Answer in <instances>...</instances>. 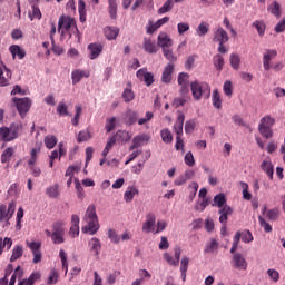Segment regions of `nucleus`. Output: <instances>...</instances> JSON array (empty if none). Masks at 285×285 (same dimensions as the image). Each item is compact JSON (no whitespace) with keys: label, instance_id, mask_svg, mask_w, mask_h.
I'll list each match as a JSON object with an SVG mask.
<instances>
[{"label":"nucleus","instance_id":"obj_22","mask_svg":"<svg viewBox=\"0 0 285 285\" xmlns=\"http://www.w3.org/2000/svg\"><path fill=\"white\" fill-rule=\"evenodd\" d=\"M88 50H89V59L94 60V59H97L99 55H101V52L104 51V46H101V43H90L88 46Z\"/></svg>","mask_w":285,"mask_h":285},{"label":"nucleus","instance_id":"obj_53","mask_svg":"<svg viewBox=\"0 0 285 285\" xmlns=\"http://www.w3.org/2000/svg\"><path fill=\"white\" fill-rule=\"evenodd\" d=\"M116 126H117V118L111 117L106 120L105 130H107V132H112Z\"/></svg>","mask_w":285,"mask_h":285},{"label":"nucleus","instance_id":"obj_56","mask_svg":"<svg viewBox=\"0 0 285 285\" xmlns=\"http://www.w3.org/2000/svg\"><path fill=\"white\" fill-rule=\"evenodd\" d=\"M59 257L61 259L62 271H65V273H68V256L63 249H60Z\"/></svg>","mask_w":285,"mask_h":285},{"label":"nucleus","instance_id":"obj_60","mask_svg":"<svg viewBox=\"0 0 285 285\" xmlns=\"http://www.w3.org/2000/svg\"><path fill=\"white\" fill-rule=\"evenodd\" d=\"M90 131L88 130H82L78 134V137H77V141L78 144H83V141H88V139H90Z\"/></svg>","mask_w":285,"mask_h":285},{"label":"nucleus","instance_id":"obj_47","mask_svg":"<svg viewBox=\"0 0 285 285\" xmlns=\"http://www.w3.org/2000/svg\"><path fill=\"white\" fill-rule=\"evenodd\" d=\"M160 137L164 144H173V132H170V129H163Z\"/></svg>","mask_w":285,"mask_h":285},{"label":"nucleus","instance_id":"obj_30","mask_svg":"<svg viewBox=\"0 0 285 285\" xmlns=\"http://www.w3.org/2000/svg\"><path fill=\"white\" fill-rule=\"evenodd\" d=\"M13 59L16 57H18V59H23L26 57V50L21 49V47H19V45H12L9 48Z\"/></svg>","mask_w":285,"mask_h":285},{"label":"nucleus","instance_id":"obj_23","mask_svg":"<svg viewBox=\"0 0 285 285\" xmlns=\"http://www.w3.org/2000/svg\"><path fill=\"white\" fill-rule=\"evenodd\" d=\"M89 250L94 253V255L97 257L99 253H101V240L99 238L94 237L89 240Z\"/></svg>","mask_w":285,"mask_h":285},{"label":"nucleus","instance_id":"obj_15","mask_svg":"<svg viewBox=\"0 0 285 285\" xmlns=\"http://www.w3.org/2000/svg\"><path fill=\"white\" fill-rule=\"evenodd\" d=\"M184 121H186V116L184 112L178 111V116L174 125V132H176V137H181V135H184Z\"/></svg>","mask_w":285,"mask_h":285},{"label":"nucleus","instance_id":"obj_5","mask_svg":"<svg viewBox=\"0 0 285 285\" xmlns=\"http://www.w3.org/2000/svg\"><path fill=\"white\" fill-rule=\"evenodd\" d=\"M190 90L195 101H199L204 95H210V86L198 80L190 83Z\"/></svg>","mask_w":285,"mask_h":285},{"label":"nucleus","instance_id":"obj_10","mask_svg":"<svg viewBox=\"0 0 285 285\" xmlns=\"http://www.w3.org/2000/svg\"><path fill=\"white\" fill-rule=\"evenodd\" d=\"M136 77L139 79V81H144L145 86L150 87L151 83H155V75L149 72L146 68L139 69L136 72Z\"/></svg>","mask_w":285,"mask_h":285},{"label":"nucleus","instance_id":"obj_31","mask_svg":"<svg viewBox=\"0 0 285 285\" xmlns=\"http://www.w3.org/2000/svg\"><path fill=\"white\" fill-rule=\"evenodd\" d=\"M268 12H271V14H274L276 19H279V17H282V6H279V2L274 1L273 3H271L268 7Z\"/></svg>","mask_w":285,"mask_h":285},{"label":"nucleus","instance_id":"obj_63","mask_svg":"<svg viewBox=\"0 0 285 285\" xmlns=\"http://www.w3.org/2000/svg\"><path fill=\"white\" fill-rule=\"evenodd\" d=\"M240 186L243 188V198L246 199V202H250V199H253V195L248 193V184L242 181Z\"/></svg>","mask_w":285,"mask_h":285},{"label":"nucleus","instance_id":"obj_61","mask_svg":"<svg viewBox=\"0 0 285 285\" xmlns=\"http://www.w3.org/2000/svg\"><path fill=\"white\" fill-rule=\"evenodd\" d=\"M75 186L78 199H83V197H86V194L83 193V187L81 186V183L77 178H75Z\"/></svg>","mask_w":285,"mask_h":285},{"label":"nucleus","instance_id":"obj_59","mask_svg":"<svg viewBox=\"0 0 285 285\" xmlns=\"http://www.w3.org/2000/svg\"><path fill=\"white\" fill-rule=\"evenodd\" d=\"M189 79H190V75H188L186 72H180L178 75V80H177L178 81V86H184V85L190 83Z\"/></svg>","mask_w":285,"mask_h":285},{"label":"nucleus","instance_id":"obj_6","mask_svg":"<svg viewBox=\"0 0 285 285\" xmlns=\"http://www.w3.org/2000/svg\"><path fill=\"white\" fill-rule=\"evenodd\" d=\"M14 210H17V202L11 200L8 205H0V222H6L7 224L12 219L14 215Z\"/></svg>","mask_w":285,"mask_h":285},{"label":"nucleus","instance_id":"obj_4","mask_svg":"<svg viewBox=\"0 0 285 285\" xmlns=\"http://www.w3.org/2000/svg\"><path fill=\"white\" fill-rule=\"evenodd\" d=\"M52 230L46 229L45 235L51 238V242L56 245L63 244L66 242V228L63 223L57 220L51 225Z\"/></svg>","mask_w":285,"mask_h":285},{"label":"nucleus","instance_id":"obj_32","mask_svg":"<svg viewBox=\"0 0 285 285\" xmlns=\"http://www.w3.org/2000/svg\"><path fill=\"white\" fill-rule=\"evenodd\" d=\"M212 102L214 108H216L217 110H222V95L219 94V90H213Z\"/></svg>","mask_w":285,"mask_h":285},{"label":"nucleus","instance_id":"obj_17","mask_svg":"<svg viewBox=\"0 0 285 285\" xmlns=\"http://www.w3.org/2000/svg\"><path fill=\"white\" fill-rule=\"evenodd\" d=\"M156 222H157V217L155 216V214L153 213L147 214L146 222L142 224V232L153 233V228Z\"/></svg>","mask_w":285,"mask_h":285},{"label":"nucleus","instance_id":"obj_12","mask_svg":"<svg viewBox=\"0 0 285 285\" xmlns=\"http://www.w3.org/2000/svg\"><path fill=\"white\" fill-rule=\"evenodd\" d=\"M142 48L148 55H157L159 51V45L150 38H144Z\"/></svg>","mask_w":285,"mask_h":285},{"label":"nucleus","instance_id":"obj_20","mask_svg":"<svg viewBox=\"0 0 285 285\" xmlns=\"http://www.w3.org/2000/svg\"><path fill=\"white\" fill-rule=\"evenodd\" d=\"M10 79H12V71L6 67H0V86L6 87L10 85Z\"/></svg>","mask_w":285,"mask_h":285},{"label":"nucleus","instance_id":"obj_51","mask_svg":"<svg viewBox=\"0 0 285 285\" xmlns=\"http://www.w3.org/2000/svg\"><path fill=\"white\" fill-rule=\"evenodd\" d=\"M57 112L60 117H68L70 116V112H68V105L65 102H59L57 107Z\"/></svg>","mask_w":285,"mask_h":285},{"label":"nucleus","instance_id":"obj_25","mask_svg":"<svg viewBox=\"0 0 285 285\" xmlns=\"http://www.w3.org/2000/svg\"><path fill=\"white\" fill-rule=\"evenodd\" d=\"M218 213L220 214L219 216L220 224H228V215H233V208H230V206L228 205H225L224 207H220Z\"/></svg>","mask_w":285,"mask_h":285},{"label":"nucleus","instance_id":"obj_46","mask_svg":"<svg viewBox=\"0 0 285 285\" xmlns=\"http://www.w3.org/2000/svg\"><path fill=\"white\" fill-rule=\"evenodd\" d=\"M213 206H217L218 208H224L226 206V196L224 194H218L214 197Z\"/></svg>","mask_w":285,"mask_h":285},{"label":"nucleus","instance_id":"obj_41","mask_svg":"<svg viewBox=\"0 0 285 285\" xmlns=\"http://www.w3.org/2000/svg\"><path fill=\"white\" fill-rule=\"evenodd\" d=\"M253 28H256L259 37H264L265 32H266V23H264V21L262 20H256L253 22Z\"/></svg>","mask_w":285,"mask_h":285},{"label":"nucleus","instance_id":"obj_45","mask_svg":"<svg viewBox=\"0 0 285 285\" xmlns=\"http://www.w3.org/2000/svg\"><path fill=\"white\" fill-rule=\"evenodd\" d=\"M219 249V243L217 242V239L212 238L210 243L208 245H206L204 253H215V250Z\"/></svg>","mask_w":285,"mask_h":285},{"label":"nucleus","instance_id":"obj_64","mask_svg":"<svg viewBox=\"0 0 285 285\" xmlns=\"http://www.w3.org/2000/svg\"><path fill=\"white\" fill-rule=\"evenodd\" d=\"M223 90L226 95V97H233V82L230 81H225L223 86Z\"/></svg>","mask_w":285,"mask_h":285},{"label":"nucleus","instance_id":"obj_29","mask_svg":"<svg viewBox=\"0 0 285 285\" xmlns=\"http://www.w3.org/2000/svg\"><path fill=\"white\" fill-rule=\"evenodd\" d=\"M41 279V273L33 272L29 278H24L18 283V285H35V282Z\"/></svg>","mask_w":285,"mask_h":285},{"label":"nucleus","instance_id":"obj_49","mask_svg":"<svg viewBox=\"0 0 285 285\" xmlns=\"http://www.w3.org/2000/svg\"><path fill=\"white\" fill-rule=\"evenodd\" d=\"M78 11L80 16V22L86 23V2L83 0H79Z\"/></svg>","mask_w":285,"mask_h":285},{"label":"nucleus","instance_id":"obj_50","mask_svg":"<svg viewBox=\"0 0 285 285\" xmlns=\"http://www.w3.org/2000/svg\"><path fill=\"white\" fill-rule=\"evenodd\" d=\"M117 137L122 144H128V141H130V139H132V135H130V132L125 131V130L118 131Z\"/></svg>","mask_w":285,"mask_h":285},{"label":"nucleus","instance_id":"obj_13","mask_svg":"<svg viewBox=\"0 0 285 285\" xmlns=\"http://www.w3.org/2000/svg\"><path fill=\"white\" fill-rule=\"evenodd\" d=\"M277 57V50L267 49L263 55V68L264 70H271V61Z\"/></svg>","mask_w":285,"mask_h":285},{"label":"nucleus","instance_id":"obj_27","mask_svg":"<svg viewBox=\"0 0 285 285\" xmlns=\"http://www.w3.org/2000/svg\"><path fill=\"white\" fill-rule=\"evenodd\" d=\"M197 37H206L210 32V24L206 21H202L195 30Z\"/></svg>","mask_w":285,"mask_h":285},{"label":"nucleus","instance_id":"obj_55","mask_svg":"<svg viewBox=\"0 0 285 285\" xmlns=\"http://www.w3.org/2000/svg\"><path fill=\"white\" fill-rule=\"evenodd\" d=\"M39 153H40V149H37V148L31 149L30 158L28 160L29 168L35 166V164H37V155H39Z\"/></svg>","mask_w":285,"mask_h":285},{"label":"nucleus","instance_id":"obj_18","mask_svg":"<svg viewBox=\"0 0 285 285\" xmlns=\"http://www.w3.org/2000/svg\"><path fill=\"white\" fill-rule=\"evenodd\" d=\"M149 141L150 136L148 134L135 136L132 139V146H130L129 150H135V148H139L141 144H148Z\"/></svg>","mask_w":285,"mask_h":285},{"label":"nucleus","instance_id":"obj_58","mask_svg":"<svg viewBox=\"0 0 285 285\" xmlns=\"http://www.w3.org/2000/svg\"><path fill=\"white\" fill-rule=\"evenodd\" d=\"M29 19L35 21V19H41V10L37 6H32V12H29Z\"/></svg>","mask_w":285,"mask_h":285},{"label":"nucleus","instance_id":"obj_11","mask_svg":"<svg viewBox=\"0 0 285 285\" xmlns=\"http://www.w3.org/2000/svg\"><path fill=\"white\" fill-rule=\"evenodd\" d=\"M168 21H170L169 17H164L159 19L157 22H153V20H149L146 26L147 35H155V32H157V30H159L161 26H165V23H168Z\"/></svg>","mask_w":285,"mask_h":285},{"label":"nucleus","instance_id":"obj_36","mask_svg":"<svg viewBox=\"0 0 285 285\" xmlns=\"http://www.w3.org/2000/svg\"><path fill=\"white\" fill-rule=\"evenodd\" d=\"M21 257H23V247L21 245H17L12 249L10 262H17V259H21Z\"/></svg>","mask_w":285,"mask_h":285},{"label":"nucleus","instance_id":"obj_40","mask_svg":"<svg viewBox=\"0 0 285 285\" xmlns=\"http://www.w3.org/2000/svg\"><path fill=\"white\" fill-rule=\"evenodd\" d=\"M12 155H14V148H7L1 155V164H8L12 159Z\"/></svg>","mask_w":285,"mask_h":285},{"label":"nucleus","instance_id":"obj_2","mask_svg":"<svg viewBox=\"0 0 285 285\" xmlns=\"http://www.w3.org/2000/svg\"><path fill=\"white\" fill-rule=\"evenodd\" d=\"M82 222L86 225L82 227V233H88L89 235H97L99 230V217H97V208L95 205H89Z\"/></svg>","mask_w":285,"mask_h":285},{"label":"nucleus","instance_id":"obj_14","mask_svg":"<svg viewBox=\"0 0 285 285\" xmlns=\"http://www.w3.org/2000/svg\"><path fill=\"white\" fill-rule=\"evenodd\" d=\"M157 43L161 48V50H165L167 48H171L173 39H170V36H168V33H166V31H161L158 35Z\"/></svg>","mask_w":285,"mask_h":285},{"label":"nucleus","instance_id":"obj_26","mask_svg":"<svg viewBox=\"0 0 285 285\" xmlns=\"http://www.w3.org/2000/svg\"><path fill=\"white\" fill-rule=\"evenodd\" d=\"M46 195L49 199H58L59 195H61V191H59V184L47 187Z\"/></svg>","mask_w":285,"mask_h":285},{"label":"nucleus","instance_id":"obj_57","mask_svg":"<svg viewBox=\"0 0 285 285\" xmlns=\"http://www.w3.org/2000/svg\"><path fill=\"white\" fill-rule=\"evenodd\" d=\"M122 99L126 101V104L132 101V99H135V92H132V89L126 88L122 92Z\"/></svg>","mask_w":285,"mask_h":285},{"label":"nucleus","instance_id":"obj_42","mask_svg":"<svg viewBox=\"0 0 285 285\" xmlns=\"http://www.w3.org/2000/svg\"><path fill=\"white\" fill-rule=\"evenodd\" d=\"M258 132L262 135V137H265V139L273 138V129H271V127H264V125H258Z\"/></svg>","mask_w":285,"mask_h":285},{"label":"nucleus","instance_id":"obj_28","mask_svg":"<svg viewBox=\"0 0 285 285\" xmlns=\"http://www.w3.org/2000/svg\"><path fill=\"white\" fill-rule=\"evenodd\" d=\"M105 37L109 40L112 41V39H117L119 37V28L117 27H106L104 29Z\"/></svg>","mask_w":285,"mask_h":285},{"label":"nucleus","instance_id":"obj_19","mask_svg":"<svg viewBox=\"0 0 285 285\" xmlns=\"http://www.w3.org/2000/svg\"><path fill=\"white\" fill-rule=\"evenodd\" d=\"M213 41L215 43H228V32H226L224 28H218L216 31H214Z\"/></svg>","mask_w":285,"mask_h":285},{"label":"nucleus","instance_id":"obj_8","mask_svg":"<svg viewBox=\"0 0 285 285\" xmlns=\"http://www.w3.org/2000/svg\"><path fill=\"white\" fill-rule=\"evenodd\" d=\"M230 264L236 271H246V268H248V262H246L244 255L239 253L233 255Z\"/></svg>","mask_w":285,"mask_h":285},{"label":"nucleus","instance_id":"obj_38","mask_svg":"<svg viewBox=\"0 0 285 285\" xmlns=\"http://www.w3.org/2000/svg\"><path fill=\"white\" fill-rule=\"evenodd\" d=\"M229 63L234 70H239V66H242V58H239V55L232 53L229 57Z\"/></svg>","mask_w":285,"mask_h":285},{"label":"nucleus","instance_id":"obj_16","mask_svg":"<svg viewBox=\"0 0 285 285\" xmlns=\"http://www.w3.org/2000/svg\"><path fill=\"white\" fill-rule=\"evenodd\" d=\"M83 77L86 79H88V77H90V71L88 70H81V69H76L71 72V81L73 86H77V83H79V81H81V79H83Z\"/></svg>","mask_w":285,"mask_h":285},{"label":"nucleus","instance_id":"obj_52","mask_svg":"<svg viewBox=\"0 0 285 285\" xmlns=\"http://www.w3.org/2000/svg\"><path fill=\"white\" fill-rule=\"evenodd\" d=\"M137 112L132 110H128L126 112V121L129 126H132V124H137Z\"/></svg>","mask_w":285,"mask_h":285},{"label":"nucleus","instance_id":"obj_39","mask_svg":"<svg viewBox=\"0 0 285 285\" xmlns=\"http://www.w3.org/2000/svg\"><path fill=\"white\" fill-rule=\"evenodd\" d=\"M115 144H117V138L115 136L110 137L102 150V157H108V153H110V150H112V146H115Z\"/></svg>","mask_w":285,"mask_h":285},{"label":"nucleus","instance_id":"obj_34","mask_svg":"<svg viewBox=\"0 0 285 285\" xmlns=\"http://www.w3.org/2000/svg\"><path fill=\"white\" fill-rule=\"evenodd\" d=\"M135 195H139V189L136 187H128L124 195L125 202H132V199H135Z\"/></svg>","mask_w":285,"mask_h":285},{"label":"nucleus","instance_id":"obj_43","mask_svg":"<svg viewBox=\"0 0 285 285\" xmlns=\"http://www.w3.org/2000/svg\"><path fill=\"white\" fill-rule=\"evenodd\" d=\"M163 55L165 59L169 61V63H175V61H177V56H175V52H173V49H170V47L167 49H163Z\"/></svg>","mask_w":285,"mask_h":285},{"label":"nucleus","instance_id":"obj_54","mask_svg":"<svg viewBox=\"0 0 285 285\" xmlns=\"http://www.w3.org/2000/svg\"><path fill=\"white\" fill-rule=\"evenodd\" d=\"M275 125V118L271 116H265L261 119L259 126H264L265 128H271Z\"/></svg>","mask_w":285,"mask_h":285},{"label":"nucleus","instance_id":"obj_9","mask_svg":"<svg viewBox=\"0 0 285 285\" xmlns=\"http://www.w3.org/2000/svg\"><path fill=\"white\" fill-rule=\"evenodd\" d=\"M165 262L169 264V266H179V259H181V247L176 246L174 247V257L169 253H165L163 255Z\"/></svg>","mask_w":285,"mask_h":285},{"label":"nucleus","instance_id":"obj_7","mask_svg":"<svg viewBox=\"0 0 285 285\" xmlns=\"http://www.w3.org/2000/svg\"><path fill=\"white\" fill-rule=\"evenodd\" d=\"M12 101L16 105L20 117L24 119L26 115H28V111L30 110V106H32L30 98H13Z\"/></svg>","mask_w":285,"mask_h":285},{"label":"nucleus","instance_id":"obj_48","mask_svg":"<svg viewBox=\"0 0 285 285\" xmlns=\"http://www.w3.org/2000/svg\"><path fill=\"white\" fill-rule=\"evenodd\" d=\"M45 145H46V148H48L49 150H52V148H55V146H57V137L52 136V135L46 136Z\"/></svg>","mask_w":285,"mask_h":285},{"label":"nucleus","instance_id":"obj_33","mask_svg":"<svg viewBox=\"0 0 285 285\" xmlns=\"http://www.w3.org/2000/svg\"><path fill=\"white\" fill-rule=\"evenodd\" d=\"M261 168L264 173H266L269 179H273L274 169H273V163H271V160H264L261 165Z\"/></svg>","mask_w":285,"mask_h":285},{"label":"nucleus","instance_id":"obj_35","mask_svg":"<svg viewBox=\"0 0 285 285\" xmlns=\"http://www.w3.org/2000/svg\"><path fill=\"white\" fill-rule=\"evenodd\" d=\"M213 63H214V68H216V70H218V72H222V70H224V56L217 53L213 57Z\"/></svg>","mask_w":285,"mask_h":285},{"label":"nucleus","instance_id":"obj_3","mask_svg":"<svg viewBox=\"0 0 285 285\" xmlns=\"http://www.w3.org/2000/svg\"><path fill=\"white\" fill-rule=\"evenodd\" d=\"M58 32L61 37L68 35L69 39H72V35L79 37V29L77 28V21L70 16H61L58 20Z\"/></svg>","mask_w":285,"mask_h":285},{"label":"nucleus","instance_id":"obj_1","mask_svg":"<svg viewBox=\"0 0 285 285\" xmlns=\"http://www.w3.org/2000/svg\"><path fill=\"white\" fill-rule=\"evenodd\" d=\"M23 135V124L21 122H11L10 126L0 127V141L4 144H10Z\"/></svg>","mask_w":285,"mask_h":285},{"label":"nucleus","instance_id":"obj_37","mask_svg":"<svg viewBox=\"0 0 285 285\" xmlns=\"http://www.w3.org/2000/svg\"><path fill=\"white\" fill-rule=\"evenodd\" d=\"M117 0H108V12L110 19H117Z\"/></svg>","mask_w":285,"mask_h":285},{"label":"nucleus","instance_id":"obj_44","mask_svg":"<svg viewBox=\"0 0 285 285\" xmlns=\"http://www.w3.org/2000/svg\"><path fill=\"white\" fill-rule=\"evenodd\" d=\"M175 2L173 0H167L163 7L158 9V14H166V12H170L174 8Z\"/></svg>","mask_w":285,"mask_h":285},{"label":"nucleus","instance_id":"obj_62","mask_svg":"<svg viewBox=\"0 0 285 285\" xmlns=\"http://www.w3.org/2000/svg\"><path fill=\"white\" fill-rule=\"evenodd\" d=\"M108 237L112 244H119L121 242V237L117 235V232L115 229H109L108 230Z\"/></svg>","mask_w":285,"mask_h":285},{"label":"nucleus","instance_id":"obj_21","mask_svg":"<svg viewBox=\"0 0 285 285\" xmlns=\"http://www.w3.org/2000/svg\"><path fill=\"white\" fill-rule=\"evenodd\" d=\"M173 72H175V65L168 63L163 71V83H170V81H173Z\"/></svg>","mask_w":285,"mask_h":285},{"label":"nucleus","instance_id":"obj_24","mask_svg":"<svg viewBox=\"0 0 285 285\" xmlns=\"http://www.w3.org/2000/svg\"><path fill=\"white\" fill-rule=\"evenodd\" d=\"M263 215H266L267 219H269V222H277V219H279V209L277 208H273L269 209L264 206L262 209Z\"/></svg>","mask_w":285,"mask_h":285}]
</instances>
